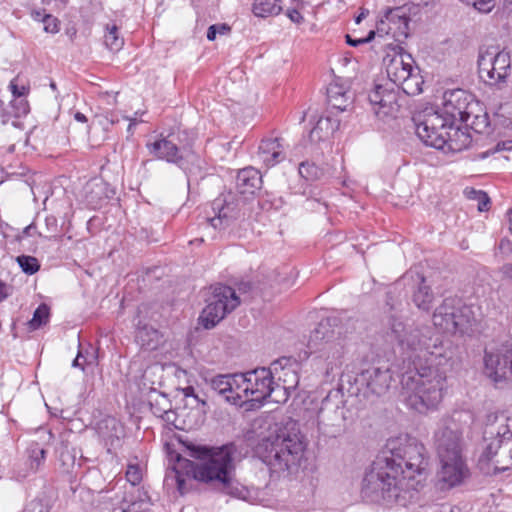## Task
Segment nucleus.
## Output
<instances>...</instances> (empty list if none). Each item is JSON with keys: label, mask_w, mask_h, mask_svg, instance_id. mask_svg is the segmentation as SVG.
Instances as JSON below:
<instances>
[{"label": "nucleus", "mask_w": 512, "mask_h": 512, "mask_svg": "<svg viewBox=\"0 0 512 512\" xmlns=\"http://www.w3.org/2000/svg\"><path fill=\"white\" fill-rule=\"evenodd\" d=\"M445 141V151L460 152L470 146L472 139L469 133L455 127V124H451Z\"/></svg>", "instance_id": "29"}, {"label": "nucleus", "mask_w": 512, "mask_h": 512, "mask_svg": "<svg viewBox=\"0 0 512 512\" xmlns=\"http://www.w3.org/2000/svg\"><path fill=\"white\" fill-rule=\"evenodd\" d=\"M340 122L332 117H321L312 128L309 138L312 142L327 139L339 128Z\"/></svg>", "instance_id": "31"}, {"label": "nucleus", "mask_w": 512, "mask_h": 512, "mask_svg": "<svg viewBox=\"0 0 512 512\" xmlns=\"http://www.w3.org/2000/svg\"><path fill=\"white\" fill-rule=\"evenodd\" d=\"M35 230H36V226L32 223V224L28 225L27 227H25V229L23 230V234L26 236H32L34 234Z\"/></svg>", "instance_id": "63"}, {"label": "nucleus", "mask_w": 512, "mask_h": 512, "mask_svg": "<svg viewBox=\"0 0 512 512\" xmlns=\"http://www.w3.org/2000/svg\"><path fill=\"white\" fill-rule=\"evenodd\" d=\"M49 505L41 499L31 500L24 508L23 512H49Z\"/></svg>", "instance_id": "48"}, {"label": "nucleus", "mask_w": 512, "mask_h": 512, "mask_svg": "<svg viewBox=\"0 0 512 512\" xmlns=\"http://www.w3.org/2000/svg\"><path fill=\"white\" fill-rule=\"evenodd\" d=\"M135 338L139 346L147 351L157 349L161 342V335L158 330L148 325L140 326V323L138 324Z\"/></svg>", "instance_id": "30"}, {"label": "nucleus", "mask_w": 512, "mask_h": 512, "mask_svg": "<svg viewBox=\"0 0 512 512\" xmlns=\"http://www.w3.org/2000/svg\"><path fill=\"white\" fill-rule=\"evenodd\" d=\"M42 21L44 23L45 32L55 34L59 31V21L52 15H44Z\"/></svg>", "instance_id": "52"}, {"label": "nucleus", "mask_w": 512, "mask_h": 512, "mask_svg": "<svg viewBox=\"0 0 512 512\" xmlns=\"http://www.w3.org/2000/svg\"><path fill=\"white\" fill-rule=\"evenodd\" d=\"M46 226L49 231H55L57 227V220L54 217H46L45 219Z\"/></svg>", "instance_id": "60"}, {"label": "nucleus", "mask_w": 512, "mask_h": 512, "mask_svg": "<svg viewBox=\"0 0 512 512\" xmlns=\"http://www.w3.org/2000/svg\"><path fill=\"white\" fill-rule=\"evenodd\" d=\"M418 439L405 431L391 432L386 439L385 448H417Z\"/></svg>", "instance_id": "33"}, {"label": "nucleus", "mask_w": 512, "mask_h": 512, "mask_svg": "<svg viewBox=\"0 0 512 512\" xmlns=\"http://www.w3.org/2000/svg\"><path fill=\"white\" fill-rule=\"evenodd\" d=\"M282 8L279 0H255L253 4V13L257 17H268L278 15Z\"/></svg>", "instance_id": "36"}, {"label": "nucleus", "mask_w": 512, "mask_h": 512, "mask_svg": "<svg viewBox=\"0 0 512 512\" xmlns=\"http://www.w3.org/2000/svg\"><path fill=\"white\" fill-rule=\"evenodd\" d=\"M258 448H306L308 442L300 431L299 424L288 420L282 424L270 426L260 436Z\"/></svg>", "instance_id": "15"}, {"label": "nucleus", "mask_w": 512, "mask_h": 512, "mask_svg": "<svg viewBox=\"0 0 512 512\" xmlns=\"http://www.w3.org/2000/svg\"><path fill=\"white\" fill-rule=\"evenodd\" d=\"M465 194L468 199L478 202V210L480 212H484L489 209L490 199L484 191L476 190L474 188H467L465 190Z\"/></svg>", "instance_id": "42"}, {"label": "nucleus", "mask_w": 512, "mask_h": 512, "mask_svg": "<svg viewBox=\"0 0 512 512\" xmlns=\"http://www.w3.org/2000/svg\"><path fill=\"white\" fill-rule=\"evenodd\" d=\"M184 446H185V448H225V449H228V448H235V443L230 440L222 439L221 441L217 440V446H206V445L196 446L193 444H188V445L184 444Z\"/></svg>", "instance_id": "56"}, {"label": "nucleus", "mask_w": 512, "mask_h": 512, "mask_svg": "<svg viewBox=\"0 0 512 512\" xmlns=\"http://www.w3.org/2000/svg\"><path fill=\"white\" fill-rule=\"evenodd\" d=\"M103 183H90L86 186V199L90 205L96 206L101 200Z\"/></svg>", "instance_id": "44"}, {"label": "nucleus", "mask_w": 512, "mask_h": 512, "mask_svg": "<svg viewBox=\"0 0 512 512\" xmlns=\"http://www.w3.org/2000/svg\"><path fill=\"white\" fill-rule=\"evenodd\" d=\"M97 433L104 446H120L121 439L125 435L123 425L114 417L101 420L97 426Z\"/></svg>", "instance_id": "24"}, {"label": "nucleus", "mask_w": 512, "mask_h": 512, "mask_svg": "<svg viewBox=\"0 0 512 512\" xmlns=\"http://www.w3.org/2000/svg\"><path fill=\"white\" fill-rule=\"evenodd\" d=\"M468 5H472L475 9L480 12H490L494 7L493 0H461Z\"/></svg>", "instance_id": "51"}, {"label": "nucleus", "mask_w": 512, "mask_h": 512, "mask_svg": "<svg viewBox=\"0 0 512 512\" xmlns=\"http://www.w3.org/2000/svg\"><path fill=\"white\" fill-rule=\"evenodd\" d=\"M217 29H218V25H211V26L208 28V31H207V39H208L209 41H213V40H215L216 35H217Z\"/></svg>", "instance_id": "61"}, {"label": "nucleus", "mask_w": 512, "mask_h": 512, "mask_svg": "<svg viewBox=\"0 0 512 512\" xmlns=\"http://www.w3.org/2000/svg\"><path fill=\"white\" fill-rule=\"evenodd\" d=\"M126 119L129 120L127 132L129 135H133V128L137 124V119L136 118H126Z\"/></svg>", "instance_id": "62"}, {"label": "nucleus", "mask_w": 512, "mask_h": 512, "mask_svg": "<svg viewBox=\"0 0 512 512\" xmlns=\"http://www.w3.org/2000/svg\"><path fill=\"white\" fill-rule=\"evenodd\" d=\"M253 457L265 464L271 476L296 475L309 465L310 450H253Z\"/></svg>", "instance_id": "7"}, {"label": "nucleus", "mask_w": 512, "mask_h": 512, "mask_svg": "<svg viewBox=\"0 0 512 512\" xmlns=\"http://www.w3.org/2000/svg\"><path fill=\"white\" fill-rule=\"evenodd\" d=\"M355 382L377 396L385 394L392 382V374L388 367H369L357 375Z\"/></svg>", "instance_id": "21"}, {"label": "nucleus", "mask_w": 512, "mask_h": 512, "mask_svg": "<svg viewBox=\"0 0 512 512\" xmlns=\"http://www.w3.org/2000/svg\"><path fill=\"white\" fill-rule=\"evenodd\" d=\"M16 260L22 271L26 274L32 275L36 273L40 268L38 260L33 256L20 255Z\"/></svg>", "instance_id": "43"}, {"label": "nucleus", "mask_w": 512, "mask_h": 512, "mask_svg": "<svg viewBox=\"0 0 512 512\" xmlns=\"http://www.w3.org/2000/svg\"><path fill=\"white\" fill-rule=\"evenodd\" d=\"M462 450H441L439 469L436 472L435 486L440 491H449L461 486L470 478V469L461 455Z\"/></svg>", "instance_id": "10"}, {"label": "nucleus", "mask_w": 512, "mask_h": 512, "mask_svg": "<svg viewBox=\"0 0 512 512\" xmlns=\"http://www.w3.org/2000/svg\"><path fill=\"white\" fill-rule=\"evenodd\" d=\"M339 332L332 329L330 319L322 320L311 332L307 348L315 355L327 378L334 376L343 364L344 345L338 337Z\"/></svg>", "instance_id": "5"}, {"label": "nucleus", "mask_w": 512, "mask_h": 512, "mask_svg": "<svg viewBox=\"0 0 512 512\" xmlns=\"http://www.w3.org/2000/svg\"><path fill=\"white\" fill-rule=\"evenodd\" d=\"M376 37V32L374 31H370L368 33V35L364 38H359V39H354L352 38L349 34H347L345 36L346 38V43L350 46H353V47H356V46H359L361 44H365V43H368L370 42L371 40H373L374 38Z\"/></svg>", "instance_id": "55"}, {"label": "nucleus", "mask_w": 512, "mask_h": 512, "mask_svg": "<svg viewBox=\"0 0 512 512\" xmlns=\"http://www.w3.org/2000/svg\"><path fill=\"white\" fill-rule=\"evenodd\" d=\"M499 451L500 450H495V451L488 450V452H489L488 458L492 460L494 456L498 455ZM501 451L503 452V456L508 458V463L506 465H502V466L497 465L496 469L499 472L506 471L507 469H509L512 466V450H501Z\"/></svg>", "instance_id": "54"}, {"label": "nucleus", "mask_w": 512, "mask_h": 512, "mask_svg": "<svg viewBox=\"0 0 512 512\" xmlns=\"http://www.w3.org/2000/svg\"><path fill=\"white\" fill-rule=\"evenodd\" d=\"M165 450L166 473L164 485L174 487L180 495L189 491L188 479L207 486L221 485L222 491L232 494L235 466L231 450Z\"/></svg>", "instance_id": "3"}, {"label": "nucleus", "mask_w": 512, "mask_h": 512, "mask_svg": "<svg viewBox=\"0 0 512 512\" xmlns=\"http://www.w3.org/2000/svg\"><path fill=\"white\" fill-rule=\"evenodd\" d=\"M287 17L294 23H301L304 18L301 13L296 9H289L286 13Z\"/></svg>", "instance_id": "57"}, {"label": "nucleus", "mask_w": 512, "mask_h": 512, "mask_svg": "<svg viewBox=\"0 0 512 512\" xmlns=\"http://www.w3.org/2000/svg\"><path fill=\"white\" fill-rule=\"evenodd\" d=\"M317 421L319 431L328 437L334 438L343 431L344 401L339 390L330 391L322 400Z\"/></svg>", "instance_id": "14"}, {"label": "nucleus", "mask_w": 512, "mask_h": 512, "mask_svg": "<svg viewBox=\"0 0 512 512\" xmlns=\"http://www.w3.org/2000/svg\"><path fill=\"white\" fill-rule=\"evenodd\" d=\"M478 73L484 83L502 88L511 74V56L496 47L481 49L478 55Z\"/></svg>", "instance_id": "9"}, {"label": "nucleus", "mask_w": 512, "mask_h": 512, "mask_svg": "<svg viewBox=\"0 0 512 512\" xmlns=\"http://www.w3.org/2000/svg\"><path fill=\"white\" fill-rule=\"evenodd\" d=\"M46 450H26L24 468L20 471L22 477L28 476L30 473L36 472L40 465L43 464L46 456Z\"/></svg>", "instance_id": "34"}, {"label": "nucleus", "mask_w": 512, "mask_h": 512, "mask_svg": "<svg viewBox=\"0 0 512 512\" xmlns=\"http://www.w3.org/2000/svg\"><path fill=\"white\" fill-rule=\"evenodd\" d=\"M9 89H10L12 95L16 98H21V97L27 95V93L29 91V87L23 83H20V80L18 77L11 80V82L9 84Z\"/></svg>", "instance_id": "47"}, {"label": "nucleus", "mask_w": 512, "mask_h": 512, "mask_svg": "<svg viewBox=\"0 0 512 512\" xmlns=\"http://www.w3.org/2000/svg\"><path fill=\"white\" fill-rule=\"evenodd\" d=\"M415 125L416 134L425 145L445 149V137L451 123L443 114L433 109L426 110L423 116L418 117Z\"/></svg>", "instance_id": "16"}, {"label": "nucleus", "mask_w": 512, "mask_h": 512, "mask_svg": "<svg viewBox=\"0 0 512 512\" xmlns=\"http://www.w3.org/2000/svg\"><path fill=\"white\" fill-rule=\"evenodd\" d=\"M105 46L113 52H118L124 45V39L119 35V29L115 24H108L104 34Z\"/></svg>", "instance_id": "37"}, {"label": "nucleus", "mask_w": 512, "mask_h": 512, "mask_svg": "<svg viewBox=\"0 0 512 512\" xmlns=\"http://www.w3.org/2000/svg\"><path fill=\"white\" fill-rule=\"evenodd\" d=\"M261 185L262 176L253 167L240 170L236 176V189L242 195H253L261 188Z\"/></svg>", "instance_id": "26"}, {"label": "nucleus", "mask_w": 512, "mask_h": 512, "mask_svg": "<svg viewBox=\"0 0 512 512\" xmlns=\"http://www.w3.org/2000/svg\"><path fill=\"white\" fill-rule=\"evenodd\" d=\"M213 215L208 214L207 222L214 229L229 227L240 215L239 203L232 194H222L211 203Z\"/></svg>", "instance_id": "20"}, {"label": "nucleus", "mask_w": 512, "mask_h": 512, "mask_svg": "<svg viewBox=\"0 0 512 512\" xmlns=\"http://www.w3.org/2000/svg\"><path fill=\"white\" fill-rule=\"evenodd\" d=\"M483 437L487 442L485 448H512V419L502 413H489L486 416Z\"/></svg>", "instance_id": "19"}, {"label": "nucleus", "mask_w": 512, "mask_h": 512, "mask_svg": "<svg viewBox=\"0 0 512 512\" xmlns=\"http://www.w3.org/2000/svg\"><path fill=\"white\" fill-rule=\"evenodd\" d=\"M245 376L251 401L259 403L281 390L286 399L287 390L293 389L298 383L294 371L281 367L279 361L272 363L269 368L260 367L247 371Z\"/></svg>", "instance_id": "4"}, {"label": "nucleus", "mask_w": 512, "mask_h": 512, "mask_svg": "<svg viewBox=\"0 0 512 512\" xmlns=\"http://www.w3.org/2000/svg\"><path fill=\"white\" fill-rule=\"evenodd\" d=\"M396 450H382L366 471L362 480L361 496L370 503L404 506L406 494L417 490L421 475L427 467V460L418 450L408 458Z\"/></svg>", "instance_id": "2"}, {"label": "nucleus", "mask_w": 512, "mask_h": 512, "mask_svg": "<svg viewBox=\"0 0 512 512\" xmlns=\"http://www.w3.org/2000/svg\"><path fill=\"white\" fill-rule=\"evenodd\" d=\"M299 174L307 181H316L325 178L326 175L330 176L328 171L323 168L317 167L314 163L302 162L299 165Z\"/></svg>", "instance_id": "38"}, {"label": "nucleus", "mask_w": 512, "mask_h": 512, "mask_svg": "<svg viewBox=\"0 0 512 512\" xmlns=\"http://www.w3.org/2000/svg\"><path fill=\"white\" fill-rule=\"evenodd\" d=\"M478 102L474 96L462 89L447 91L443 95V106L440 114L451 124L456 121L468 122L478 109Z\"/></svg>", "instance_id": "18"}, {"label": "nucleus", "mask_w": 512, "mask_h": 512, "mask_svg": "<svg viewBox=\"0 0 512 512\" xmlns=\"http://www.w3.org/2000/svg\"><path fill=\"white\" fill-rule=\"evenodd\" d=\"M379 101L380 103L378 105V109L383 110L384 115L393 113L395 110H397L399 106L397 103V93L392 87L386 88L384 94L381 96V99Z\"/></svg>", "instance_id": "39"}, {"label": "nucleus", "mask_w": 512, "mask_h": 512, "mask_svg": "<svg viewBox=\"0 0 512 512\" xmlns=\"http://www.w3.org/2000/svg\"><path fill=\"white\" fill-rule=\"evenodd\" d=\"M147 149L157 159L177 165L188 178L191 175H197L202 169V160L199 155L193 151L181 152L171 139L160 138L147 143Z\"/></svg>", "instance_id": "12"}, {"label": "nucleus", "mask_w": 512, "mask_h": 512, "mask_svg": "<svg viewBox=\"0 0 512 512\" xmlns=\"http://www.w3.org/2000/svg\"><path fill=\"white\" fill-rule=\"evenodd\" d=\"M462 416L469 418L466 413H456L450 420L444 422L443 426L435 433L437 448H459L462 431L457 426L456 421H460Z\"/></svg>", "instance_id": "22"}, {"label": "nucleus", "mask_w": 512, "mask_h": 512, "mask_svg": "<svg viewBox=\"0 0 512 512\" xmlns=\"http://www.w3.org/2000/svg\"><path fill=\"white\" fill-rule=\"evenodd\" d=\"M50 310L46 304H41L34 311L32 319L29 321V327L32 330L39 329L42 325H45L49 319Z\"/></svg>", "instance_id": "41"}, {"label": "nucleus", "mask_w": 512, "mask_h": 512, "mask_svg": "<svg viewBox=\"0 0 512 512\" xmlns=\"http://www.w3.org/2000/svg\"><path fill=\"white\" fill-rule=\"evenodd\" d=\"M384 57L386 63V72L389 80L400 87L407 95H417L422 92V85L424 83L419 69L413 67L414 60L411 55L400 53H393L390 58V52Z\"/></svg>", "instance_id": "6"}, {"label": "nucleus", "mask_w": 512, "mask_h": 512, "mask_svg": "<svg viewBox=\"0 0 512 512\" xmlns=\"http://www.w3.org/2000/svg\"><path fill=\"white\" fill-rule=\"evenodd\" d=\"M183 396L186 400V406L188 405H197V406H206V401L202 398H200L196 392L195 388L193 386H187L182 388Z\"/></svg>", "instance_id": "46"}, {"label": "nucleus", "mask_w": 512, "mask_h": 512, "mask_svg": "<svg viewBox=\"0 0 512 512\" xmlns=\"http://www.w3.org/2000/svg\"><path fill=\"white\" fill-rule=\"evenodd\" d=\"M58 458L63 471L75 475H77V470L82 466V462L85 461L82 450H60Z\"/></svg>", "instance_id": "32"}, {"label": "nucleus", "mask_w": 512, "mask_h": 512, "mask_svg": "<svg viewBox=\"0 0 512 512\" xmlns=\"http://www.w3.org/2000/svg\"><path fill=\"white\" fill-rule=\"evenodd\" d=\"M346 95L347 91H345L344 88L337 83H331L327 87L328 102L332 108L337 109L338 111H345V106L338 104V100H340V98H345Z\"/></svg>", "instance_id": "40"}, {"label": "nucleus", "mask_w": 512, "mask_h": 512, "mask_svg": "<svg viewBox=\"0 0 512 512\" xmlns=\"http://www.w3.org/2000/svg\"><path fill=\"white\" fill-rule=\"evenodd\" d=\"M245 373L219 374L210 379V387L232 405L242 407L250 399Z\"/></svg>", "instance_id": "17"}, {"label": "nucleus", "mask_w": 512, "mask_h": 512, "mask_svg": "<svg viewBox=\"0 0 512 512\" xmlns=\"http://www.w3.org/2000/svg\"><path fill=\"white\" fill-rule=\"evenodd\" d=\"M181 422L179 421V430H195L205 421V406L190 405L180 408Z\"/></svg>", "instance_id": "28"}, {"label": "nucleus", "mask_w": 512, "mask_h": 512, "mask_svg": "<svg viewBox=\"0 0 512 512\" xmlns=\"http://www.w3.org/2000/svg\"><path fill=\"white\" fill-rule=\"evenodd\" d=\"M12 293V287L0 280V302Z\"/></svg>", "instance_id": "58"}, {"label": "nucleus", "mask_w": 512, "mask_h": 512, "mask_svg": "<svg viewBox=\"0 0 512 512\" xmlns=\"http://www.w3.org/2000/svg\"><path fill=\"white\" fill-rule=\"evenodd\" d=\"M150 404L152 413L160 418H163V415H165L170 407L169 400L163 395L158 396L155 399V403L151 402Z\"/></svg>", "instance_id": "45"}, {"label": "nucleus", "mask_w": 512, "mask_h": 512, "mask_svg": "<svg viewBox=\"0 0 512 512\" xmlns=\"http://www.w3.org/2000/svg\"><path fill=\"white\" fill-rule=\"evenodd\" d=\"M433 299V292L429 286L425 285V279L422 277L418 289L414 292L413 302L419 309L428 311L431 307Z\"/></svg>", "instance_id": "35"}, {"label": "nucleus", "mask_w": 512, "mask_h": 512, "mask_svg": "<svg viewBox=\"0 0 512 512\" xmlns=\"http://www.w3.org/2000/svg\"><path fill=\"white\" fill-rule=\"evenodd\" d=\"M457 304L459 298H445L440 306H438L433 314L434 326L440 328L447 333H455V322Z\"/></svg>", "instance_id": "23"}, {"label": "nucleus", "mask_w": 512, "mask_h": 512, "mask_svg": "<svg viewBox=\"0 0 512 512\" xmlns=\"http://www.w3.org/2000/svg\"><path fill=\"white\" fill-rule=\"evenodd\" d=\"M391 331L410 372L403 375L399 401L417 413L438 409L447 389L451 352L430 327L409 328L393 319Z\"/></svg>", "instance_id": "1"}, {"label": "nucleus", "mask_w": 512, "mask_h": 512, "mask_svg": "<svg viewBox=\"0 0 512 512\" xmlns=\"http://www.w3.org/2000/svg\"><path fill=\"white\" fill-rule=\"evenodd\" d=\"M386 86L381 84H376L374 89L369 93L368 99L371 103V105L378 107L380 103L381 96L384 94V91L386 90Z\"/></svg>", "instance_id": "53"}, {"label": "nucleus", "mask_w": 512, "mask_h": 512, "mask_svg": "<svg viewBox=\"0 0 512 512\" xmlns=\"http://www.w3.org/2000/svg\"><path fill=\"white\" fill-rule=\"evenodd\" d=\"M180 408L177 409V410H172L170 407L168 409V411L165 413V415H163V421L168 424V425H171L173 426L175 429H178L179 430V421L181 422V417H180Z\"/></svg>", "instance_id": "50"}, {"label": "nucleus", "mask_w": 512, "mask_h": 512, "mask_svg": "<svg viewBox=\"0 0 512 512\" xmlns=\"http://www.w3.org/2000/svg\"><path fill=\"white\" fill-rule=\"evenodd\" d=\"M106 119L107 121H109L112 125L116 124L119 122V117L117 114L115 113H109L107 116H106Z\"/></svg>", "instance_id": "64"}, {"label": "nucleus", "mask_w": 512, "mask_h": 512, "mask_svg": "<svg viewBox=\"0 0 512 512\" xmlns=\"http://www.w3.org/2000/svg\"><path fill=\"white\" fill-rule=\"evenodd\" d=\"M410 18L403 7H395L386 9L384 15L377 23V38H391L392 42L383 44L385 51L392 53H400L404 51L402 44L409 37Z\"/></svg>", "instance_id": "8"}, {"label": "nucleus", "mask_w": 512, "mask_h": 512, "mask_svg": "<svg viewBox=\"0 0 512 512\" xmlns=\"http://www.w3.org/2000/svg\"><path fill=\"white\" fill-rule=\"evenodd\" d=\"M484 373L495 384L512 387V343H503L484 351Z\"/></svg>", "instance_id": "13"}, {"label": "nucleus", "mask_w": 512, "mask_h": 512, "mask_svg": "<svg viewBox=\"0 0 512 512\" xmlns=\"http://www.w3.org/2000/svg\"><path fill=\"white\" fill-rule=\"evenodd\" d=\"M258 157L267 167L275 166L285 159L280 138L263 139L258 148Z\"/></svg>", "instance_id": "25"}, {"label": "nucleus", "mask_w": 512, "mask_h": 512, "mask_svg": "<svg viewBox=\"0 0 512 512\" xmlns=\"http://www.w3.org/2000/svg\"><path fill=\"white\" fill-rule=\"evenodd\" d=\"M83 358H84L83 354L81 352H79L77 354L76 358L74 359L72 366L84 370V366L86 365V363H84V360H82Z\"/></svg>", "instance_id": "59"}, {"label": "nucleus", "mask_w": 512, "mask_h": 512, "mask_svg": "<svg viewBox=\"0 0 512 512\" xmlns=\"http://www.w3.org/2000/svg\"><path fill=\"white\" fill-rule=\"evenodd\" d=\"M211 294L206 299V306L203 309L199 320L204 328L215 327L228 313L236 309L240 300L235 290L226 285L211 287Z\"/></svg>", "instance_id": "11"}, {"label": "nucleus", "mask_w": 512, "mask_h": 512, "mask_svg": "<svg viewBox=\"0 0 512 512\" xmlns=\"http://www.w3.org/2000/svg\"><path fill=\"white\" fill-rule=\"evenodd\" d=\"M126 478L134 486L139 484L142 480V472L140 467L133 464L128 465Z\"/></svg>", "instance_id": "49"}, {"label": "nucleus", "mask_w": 512, "mask_h": 512, "mask_svg": "<svg viewBox=\"0 0 512 512\" xmlns=\"http://www.w3.org/2000/svg\"><path fill=\"white\" fill-rule=\"evenodd\" d=\"M455 322V333L470 334L477 324V318L472 306L466 305L462 299L459 298L457 304Z\"/></svg>", "instance_id": "27"}]
</instances>
